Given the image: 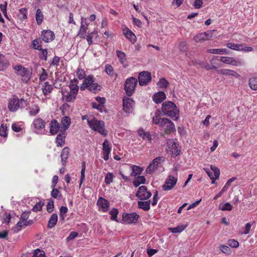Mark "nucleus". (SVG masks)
Wrapping results in <instances>:
<instances>
[{
    "label": "nucleus",
    "instance_id": "obj_1",
    "mask_svg": "<svg viewBox=\"0 0 257 257\" xmlns=\"http://www.w3.org/2000/svg\"><path fill=\"white\" fill-rule=\"evenodd\" d=\"M162 111L164 115L177 120L179 117V110L175 104L171 101H166L162 104Z\"/></svg>",
    "mask_w": 257,
    "mask_h": 257
},
{
    "label": "nucleus",
    "instance_id": "obj_2",
    "mask_svg": "<svg viewBox=\"0 0 257 257\" xmlns=\"http://www.w3.org/2000/svg\"><path fill=\"white\" fill-rule=\"evenodd\" d=\"M87 124L93 131L98 132L104 136L107 135V132L104 127V122L103 121L97 120L91 116L87 119Z\"/></svg>",
    "mask_w": 257,
    "mask_h": 257
},
{
    "label": "nucleus",
    "instance_id": "obj_3",
    "mask_svg": "<svg viewBox=\"0 0 257 257\" xmlns=\"http://www.w3.org/2000/svg\"><path fill=\"white\" fill-rule=\"evenodd\" d=\"M85 88L91 92H95L100 89V86L97 83H94L93 76L89 75L84 79L80 86L81 90H84Z\"/></svg>",
    "mask_w": 257,
    "mask_h": 257
},
{
    "label": "nucleus",
    "instance_id": "obj_4",
    "mask_svg": "<svg viewBox=\"0 0 257 257\" xmlns=\"http://www.w3.org/2000/svg\"><path fill=\"white\" fill-rule=\"evenodd\" d=\"M32 75L31 69L23 67L21 65L17 66V79L23 83H27Z\"/></svg>",
    "mask_w": 257,
    "mask_h": 257
},
{
    "label": "nucleus",
    "instance_id": "obj_5",
    "mask_svg": "<svg viewBox=\"0 0 257 257\" xmlns=\"http://www.w3.org/2000/svg\"><path fill=\"white\" fill-rule=\"evenodd\" d=\"M165 160L163 157H158L150 163L146 169L147 174H153L164 162Z\"/></svg>",
    "mask_w": 257,
    "mask_h": 257
},
{
    "label": "nucleus",
    "instance_id": "obj_6",
    "mask_svg": "<svg viewBox=\"0 0 257 257\" xmlns=\"http://www.w3.org/2000/svg\"><path fill=\"white\" fill-rule=\"evenodd\" d=\"M138 83L137 79L135 77L127 78L124 83V90L127 96H131L135 91Z\"/></svg>",
    "mask_w": 257,
    "mask_h": 257
},
{
    "label": "nucleus",
    "instance_id": "obj_7",
    "mask_svg": "<svg viewBox=\"0 0 257 257\" xmlns=\"http://www.w3.org/2000/svg\"><path fill=\"white\" fill-rule=\"evenodd\" d=\"M45 122L41 118H35L32 123V126L33 131L38 134H41L45 131Z\"/></svg>",
    "mask_w": 257,
    "mask_h": 257
},
{
    "label": "nucleus",
    "instance_id": "obj_8",
    "mask_svg": "<svg viewBox=\"0 0 257 257\" xmlns=\"http://www.w3.org/2000/svg\"><path fill=\"white\" fill-rule=\"evenodd\" d=\"M214 32L215 30H211L199 33L193 37V40L196 43H202L207 41L213 37Z\"/></svg>",
    "mask_w": 257,
    "mask_h": 257
},
{
    "label": "nucleus",
    "instance_id": "obj_9",
    "mask_svg": "<svg viewBox=\"0 0 257 257\" xmlns=\"http://www.w3.org/2000/svg\"><path fill=\"white\" fill-rule=\"evenodd\" d=\"M178 181L177 177L170 175L165 180V184L162 186L164 191H169L172 189L176 185Z\"/></svg>",
    "mask_w": 257,
    "mask_h": 257
},
{
    "label": "nucleus",
    "instance_id": "obj_10",
    "mask_svg": "<svg viewBox=\"0 0 257 257\" xmlns=\"http://www.w3.org/2000/svg\"><path fill=\"white\" fill-rule=\"evenodd\" d=\"M136 195L139 199L143 200L149 199L151 196L152 193L148 190L146 186H141L139 188Z\"/></svg>",
    "mask_w": 257,
    "mask_h": 257
},
{
    "label": "nucleus",
    "instance_id": "obj_11",
    "mask_svg": "<svg viewBox=\"0 0 257 257\" xmlns=\"http://www.w3.org/2000/svg\"><path fill=\"white\" fill-rule=\"evenodd\" d=\"M135 101L131 98L125 97L123 99V109L125 112L128 115L132 113L134 109Z\"/></svg>",
    "mask_w": 257,
    "mask_h": 257
},
{
    "label": "nucleus",
    "instance_id": "obj_12",
    "mask_svg": "<svg viewBox=\"0 0 257 257\" xmlns=\"http://www.w3.org/2000/svg\"><path fill=\"white\" fill-rule=\"evenodd\" d=\"M163 124L161 125L166 134H169L176 131L175 125L173 122L168 118H165L163 120Z\"/></svg>",
    "mask_w": 257,
    "mask_h": 257
},
{
    "label": "nucleus",
    "instance_id": "obj_13",
    "mask_svg": "<svg viewBox=\"0 0 257 257\" xmlns=\"http://www.w3.org/2000/svg\"><path fill=\"white\" fill-rule=\"evenodd\" d=\"M138 78L140 85H146L151 80V74L148 71H143L139 74Z\"/></svg>",
    "mask_w": 257,
    "mask_h": 257
},
{
    "label": "nucleus",
    "instance_id": "obj_14",
    "mask_svg": "<svg viewBox=\"0 0 257 257\" xmlns=\"http://www.w3.org/2000/svg\"><path fill=\"white\" fill-rule=\"evenodd\" d=\"M29 212L26 211L22 214L19 221L17 222V231L19 230L18 227L21 228L24 226H27L32 223V220H27L29 216Z\"/></svg>",
    "mask_w": 257,
    "mask_h": 257
},
{
    "label": "nucleus",
    "instance_id": "obj_15",
    "mask_svg": "<svg viewBox=\"0 0 257 257\" xmlns=\"http://www.w3.org/2000/svg\"><path fill=\"white\" fill-rule=\"evenodd\" d=\"M139 215L135 212L132 213H124L122 215V221L126 224L135 223L137 222Z\"/></svg>",
    "mask_w": 257,
    "mask_h": 257
},
{
    "label": "nucleus",
    "instance_id": "obj_16",
    "mask_svg": "<svg viewBox=\"0 0 257 257\" xmlns=\"http://www.w3.org/2000/svg\"><path fill=\"white\" fill-rule=\"evenodd\" d=\"M41 38L45 42L49 43L55 39V35L53 31L46 30L42 31Z\"/></svg>",
    "mask_w": 257,
    "mask_h": 257
},
{
    "label": "nucleus",
    "instance_id": "obj_17",
    "mask_svg": "<svg viewBox=\"0 0 257 257\" xmlns=\"http://www.w3.org/2000/svg\"><path fill=\"white\" fill-rule=\"evenodd\" d=\"M97 205L99 210L103 212L107 211L109 207V202L103 197H99L97 201Z\"/></svg>",
    "mask_w": 257,
    "mask_h": 257
},
{
    "label": "nucleus",
    "instance_id": "obj_18",
    "mask_svg": "<svg viewBox=\"0 0 257 257\" xmlns=\"http://www.w3.org/2000/svg\"><path fill=\"white\" fill-rule=\"evenodd\" d=\"M168 151L175 156L180 154V151L178 149V145L173 140H169L167 141Z\"/></svg>",
    "mask_w": 257,
    "mask_h": 257
},
{
    "label": "nucleus",
    "instance_id": "obj_19",
    "mask_svg": "<svg viewBox=\"0 0 257 257\" xmlns=\"http://www.w3.org/2000/svg\"><path fill=\"white\" fill-rule=\"evenodd\" d=\"M111 147L107 140H105L102 144L103 158L105 161L109 159V154L111 151Z\"/></svg>",
    "mask_w": 257,
    "mask_h": 257
},
{
    "label": "nucleus",
    "instance_id": "obj_20",
    "mask_svg": "<svg viewBox=\"0 0 257 257\" xmlns=\"http://www.w3.org/2000/svg\"><path fill=\"white\" fill-rule=\"evenodd\" d=\"M62 94L66 101L71 102L75 99L77 93H73L71 90L68 92L66 89H62Z\"/></svg>",
    "mask_w": 257,
    "mask_h": 257
},
{
    "label": "nucleus",
    "instance_id": "obj_21",
    "mask_svg": "<svg viewBox=\"0 0 257 257\" xmlns=\"http://www.w3.org/2000/svg\"><path fill=\"white\" fill-rule=\"evenodd\" d=\"M85 20V19H83L82 17L81 18V26L79 32L77 34V36L80 38H84L86 36L88 24L84 22Z\"/></svg>",
    "mask_w": 257,
    "mask_h": 257
},
{
    "label": "nucleus",
    "instance_id": "obj_22",
    "mask_svg": "<svg viewBox=\"0 0 257 257\" xmlns=\"http://www.w3.org/2000/svg\"><path fill=\"white\" fill-rule=\"evenodd\" d=\"M59 131H61V126L59 122L55 119H53L50 123V133L51 135L56 134Z\"/></svg>",
    "mask_w": 257,
    "mask_h": 257
},
{
    "label": "nucleus",
    "instance_id": "obj_23",
    "mask_svg": "<svg viewBox=\"0 0 257 257\" xmlns=\"http://www.w3.org/2000/svg\"><path fill=\"white\" fill-rule=\"evenodd\" d=\"M217 73L222 75H230L235 78H239L240 75L235 71L227 69H221L217 70Z\"/></svg>",
    "mask_w": 257,
    "mask_h": 257
},
{
    "label": "nucleus",
    "instance_id": "obj_24",
    "mask_svg": "<svg viewBox=\"0 0 257 257\" xmlns=\"http://www.w3.org/2000/svg\"><path fill=\"white\" fill-rule=\"evenodd\" d=\"M138 135L144 140H147L152 143V136L149 132L145 131L143 128H140L138 131Z\"/></svg>",
    "mask_w": 257,
    "mask_h": 257
},
{
    "label": "nucleus",
    "instance_id": "obj_25",
    "mask_svg": "<svg viewBox=\"0 0 257 257\" xmlns=\"http://www.w3.org/2000/svg\"><path fill=\"white\" fill-rule=\"evenodd\" d=\"M71 123L70 118L68 116H64L61 118L60 122L61 132H65L67 130Z\"/></svg>",
    "mask_w": 257,
    "mask_h": 257
},
{
    "label": "nucleus",
    "instance_id": "obj_26",
    "mask_svg": "<svg viewBox=\"0 0 257 257\" xmlns=\"http://www.w3.org/2000/svg\"><path fill=\"white\" fill-rule=\"evenodd\" d=\"M123 34L126 39L130 40L132 43L136 41V36L128 28H125L123 30Z\"/></svg>",
    "mask_w": 257,
    "mask_h": 257
},
{
    "label": "nucleus",
    "instance_id": "obj_27",
    "mask_svg": "<svg viewBox=\"0 0 257 257\" xmlns=\"http://www.w3.org/2000/svg\"><path fill=\"white\" fill-rule=\"evenodd\" d=\"M166 94L163 91H159L154 94L153 101L156 103H160L166 99Z\"/></svg>",
    "mask_w": 257,
    "mask_h": 257
},
{
    "label": "nucleus",
    "instance_id": "obj_28",
    "mask_svg": "<svg viewBox=\"0 0 257 257\" xmlns=\"http://www.w3.org/2000/svg\"><path fill=\"white\" fill-rule=\"evenodd\" d=\"M78 81L76 79L71 80L69 84L70 90L73 92V93H78L79 90V86H78Z\"/></svg>",
    "mask_w": 257,
    "mask_h": 257
},
{
    "label": "nucleus",
    "instance_id": "obj_29",
    "mask_svg": "<svg viewBox=\"0 0 257 257\" xmlns=\"http://www.w3.org/2000/svg\"><path fill=\"white\" fill-rule=\"evenodd\" d=\"M116 55L119 60V62L122 64L124 66H126V57L125 53L121 51L117 50Z\"/></svg>",
    "mask_w": 257,
    "mask_h": 257
},
{
    "label": "nucleus",
    "instance_id": "obj_30",
    "mask_svg": "<svg viewBox=\"0 0 257 257\" xmlns=\"http://www.w3.org/2000/svg\"><path fill=\"white\" fill-rule=\"evenodd\" d=\"M43 93L46 96L50 94L53 90V86L48 82H45L41 87Z\"/></svg>",
    "mask_w": 257,
    "mask_h": 257
},
{
    "label": "nucleus",
    "instance_id": "obj_31",
    "mask_svg": "<svg viewBox=\"0 0 257 257\" xmlns=\"http://www.w3.org/2000/svg\"><path fill=\"white\" fill-rule=\"evenodd\" d=\"M69 153V150L68 148H64L63 149L61 154V162L63 164V165H65L67 163V160L68 158V155Z\"/></svg>",
    "mask_w": 257,
    "mask_h": 257
},
{
    "label": "nucleus",
    "instance_id": "obj_32",
    "mask_svg": "<svg viewBox=\"0 0 257 257\" xmlns=\"http://www.w3.org/2000/svg\"><path fill=\"white\" fill-rule=\"evenodd\" d=\"M207 52L211 54H228V50L225 48L221 49H210L207 50Z\"/></svg>",
    "mask_w": 257,
    "mask_h": 257
},
{
    "label": "nucleus",
    "instance_id": "obj_33",
    "mask_svg": "<svg viewBox=\"0 0 257 257\" xmlns=\"http://www.w3.org/2000/svg\"><path fill=\"white\" fill-rule=\"evenodd\" d=\"M40 110V107L38 105H32L28 108L29 114L31 116H35L39 112Z\"/></svg>",
    "mask_w": 257,
    "mask_h": 257
},
{
    "label": "nucleus",
    "instance_id": "obj_34",
    "mask_svg": "<svg viewBox=\"0 0 257 257\" xmlns=\"http://www.w3.org/2000/svg\"><path fill=\"white\" fill-rule=\"evenodd\" d=\"M165 118H161L160 117V112L157 111L155 113V115L152 118V121L154 124L160 125V126L163 124V120Z\"/></svg>",
    "mask_w": 257,
    "mask_h": 257
},
{
    "label": "nucleus",
    "instance_id": "obj_35",
    "mask_svg": "<svg viewBox=\"0 0 257 257\" xmlns=\"http://www.w3.org/2000/svg\"><path fill=\"white\" fill-rule=\"evenodd\" d=\"M57 220H58L57 215L55 213L51 215V216L49 220V222L48 223V227L51 228H53V227H54L57 223Z\"/></svg>",
    "mask_w": 257,
    "mask_h": 257
},
{
    "label": "nucleus",
    "instance_id": "obj_36",
    "mask_svg": "<svg viewBox=\"0 0 257 257\" xmlns=\"http://www.w3.org/2000/svg\"><path fill=\"white\" fill-rule=\"evenodd\" d=\"M138 206L140 208L145 211H148L150 208V201H138Z\"/></svg>",
    "mask_w": 257,
    "mask_h": 257
},
{
    "label": "nucleus",
    "instance_id": "obj_37",
    "mask_svg": "<svg viewBox=\"0 0 257 257\" xmlns=\"http://www.w3.org/2000/svg\"><path fill=\"white\" fill-rule=\"evenodd\" d=\"M146 182V178L143 176H138L133 181V185L136 187H138L142 184H145Z\"/></svg>",
    "mask_w": 257,
    "mask_h": 257
},
{
    "label": "nucleus",
    "instance_id": "obj_38",
    "mask_svg": "<svg viewBox=\"0 0 257 257\" xmlns=\"http://www.w3.org/2000/svg\"><path fill=\"white\" fill-rule=\"evenodd\" d=\"M65 136L64 134H59L56 138V142L58 146L62 147L65 144Z\"/></svg>",
    "mask_w": 257,
    "mask_h": 257
},
{
    "label": "nucleus",
    "instance_id": "obj_39",
    "mask_svg": "<svg viewBox=\"0 0 257 257\" xmlns=\"http://www.w3.org/2000/svg\"><path fill=\"white\" fill-rule=\"evenodd\" d=\"M187 226V225H180L175 227L169 228V230L172 233H180Z\"/></svg>",
    "mask_w": 257,
    "mask_h": 257
},
{
    "label": "nucleus",
    "instance_id": "obj_40",
    "mask_svg": "<svg viewBox=\"0 0 257 257\" xmlns=\"http://www.w3.org/2000/svg\"><path fill=\"white\" fill-rule=\"evenodd\" d=\"M242 44H235L233 43H228L226 44V47L230 49L240 51Z\"/></svg>",
    "mask_w": 257,
    "mask_h": 257
},
{
    "label": "nucleus",
    "instance_id": "obj_41",
    "mask_svg": "<svg viewBox=\"0 0 257 257\" xmlns=\"http://www.w3.org/2000/svg\"><path fill=\"white\" fill-rule=\"evenodd\" d=\"M168 84V81L164 78L160 79L157 83V86L160 89H166Z\"/></svg>",
    "mask_w": 257,
    "mask_h": 257
},
{
    "label": "nucleus",
    "instance_id": "obj_42",
    "mask_svg": "<svg viewBox=\"0 0 257 257\" xmlns=\"http://www.w3.org/2000/svg\"><path fill=\"white\" fill-rule=\"evenodd\" d=\"M132 169V172L131 175L135 177L140 175L143 171V169L141 167L136 165L133 166Z\"/></svg>",
    "mask_w": 257,
    "mask_h": 257
},
{
    "label": "nucleus",
    "instance_id": "obj_43",
    "mask_svg": "<svg viewBox=\"0 0 257 257\" xmlns=\"http://www.w3.org/2000/svg\"><path fill=\"white\" fill-rule=\"evenodd\" d=\"M16 98L15 96H13V98L9 101L8 108L11 111H15L16 110Z\"/></svg>",
    "mask_w": 257,
    "mask_h": 257
},
{
    "label": "nucleus",
    "instance_id": "obj_44",
    "mask_svg": "<svg viewBox=\"0 0 257 257\" xmlns=\"http://www.w3.org/2000/svg\"><path fill=\"white\" fill-rule=\"evenodd\" d=\"M8 65V63L5 56L0 54V70H4Z\"/></svg>",
    "mask_w": 257,
    "mask_h": 257
},
{
    "label": "nucleus",
    "instance_id": "obj_45",
    "mask_svg": "<svg viewBox=\"0 0 257 257\" xmlns=\"http://www.w3.org/2000/svg\"><path fill=\"white\" fill-rule=\"evenodd\" d=\"M36 19L38 25L41 24L43 20V15L40 9H37L36 14Z\"/></svg>",
    "mask_w": 257,
    "mask_h": 257
},
{
    "label": "nucleus",
    "instance_id": "obj_46",
    "mask_svg": "<svg viewBox=\"0 0 257 257\" xmlns=\"http://www.w3.org/2000/svg\"><path fill=\"white\" fill-rule=\"evenodd\" d=\"M86 168V164L85 162L82 163V169L81 171V177L79 183V187H81L82 183L85 180V171Z\"/></svg>",
    "mask_w": 257,
    "mask_h": 257
},
{
    "label": "nucleus",
    "instance_id": "obj_47",
    "mask_svg": "<svg viewBox=\"0 0 257 257\" xmlns=\"http://www.w3.org/2000/svg\"><path fill=\"white\" fill-rule=\"evenodd\" d=\"M52 190L51 192V196L56 199H61L62 195L60 191L57 189H56L55 187L52 188Z\"/></svg>",
    "mask_w": 257,
    "mask_h": 257
},
{
    "label": "nucleus",
    "instance_id": "obj_48",
    "mask_svg": "<svg viewBox=\"0 0 257 257\" xmlns=\"http://www.w3.org/2000/svg\"><path fill=\"white\" fill-rule=\"evenodd\" d=\"M18 16L21 20H26L27 19V10L25 8L20 9Z\"/></svg>",
    "mask_w": 257,
    "mask_h": 257
},
{
    "label": "nucleus",
    "instance_id": "obj_49",
    "mask_svg": "<svg viewBox=\"0 0 257 257\" xmlns=\"http://www.w3.org/2000/svg\"><path fill=\"white\" fill-rule=\"evenodd\" d=\"M114 178V175L112 173L108 172L107 173L104 179V182L106 185H109L113 182V179Z\"/></svg>",
    "mask_w": 257,
    "mask_h": 257
},
{
    "label": "nucleus",
    "instance_id": "obj_50",
    "mask_svg": "<svg viewBox=\"0 0 257 257\" xmlns=\"http://www.w3.org/2000/svg\"><path fill=\"white\" fill-rule=\"evenodd\" d=\"M249 85L250 88L253 90H257V79L255 78H251L249 80Z\"/></svg>",
    "mask_w": 257,
    "mask_h": 257
},
{
    "label": "nucleus",
    "instance_id": "obj_51",
    "mask_svg": "<svg viewBox=\"0 0 257 257\" xmlns=\"http://www.w3.org/2000/svg\"><path fill=\"white\" fill-rule=\"evenodd\" d=\"M95 36L96 37L97 36V32L96 31H94L92 33L88 34L87 35L86 40L89 45H90L92 44V38Z\"/></svg>",
    "mask_w": 257,
    "mask_h": 257
},
{
    "label": "nucleus",
    "instance_id": "obj_52",
    "mask_svg": "<svg viewBox=\"0 0 257 257\" xmlns=\"http://www.w3.org/2000/svg\"><path fill=\"white\" fill-rule=\"evenodd\" d=\"M254 223V222L252 221V222H250L246 223L244 226L243 231L242 232H241V233L242 234H248L250 230L251 226Z\"/></svg>",
    "mask_w": 257,
    "mask_h": 257
},
{
    "label": "nucleus",
    "instance_id": "obj_53",
    "mask_svg": "<svg viewBox=\"0 0 257 257\" xmlns=\"http://www.w3.org/2000/svg\"><path fill=\"white\" fill-rule=\"evenodd\" d=\"M25 132V125L23 122L17 123V133H21L22 135Z\"/></svg>",
    "mask_w": 257,
    "mask_h": 257
},
{
    "label": "nucleus",
    "instance_id": "obj_54",
    "mask_svg": "<svg viewBox=\"0 0 257 257\" xmlns=\"http://www.w3.org/2000/svg\"><path fill=\"white\" fill-rule=\"evenodd\" d=\"M219 208L222 211H231L232 209V206L229 203H225L221 204L219 206Z\"/></svg>",
    "mask_w": 257,
    "mask_h": 257
},
{
    "label": "nucleus",
    "instance_id": "obj_55",
    "mask_svg": "<svg viewBox=\"0 0 257 257\" xmlns=\"http://www.w3.org/2000/svg\"><path fill=\"white\" fill-rule=\"evenodd\" d=\"M44 203L42 201L37 202L36 204L33 206L32 211L34 212L40 211L42 210Z\"/></svg>",
    "mask_w": 257,
    "mask_h": 257
},
{
    "label": "nucleus",
    "instance_id": "obj_56",
    "mask_svg": "<svg viewBox=\"0 0 257 257\" xmlns=\"http://www.w3.org/2000/svg\"><path fill=\"white\" fill-rule=\"evenodd\" d=\"M118 210L116 208H112L109 211V214L111 215V219L117 221V216L118 214Z\"/></svg>",
    "mask_w": 257,
    "mask_h": 257
},
{
    "label": "nucleus",
    "instance_id": "obj_57",
    "mask_svg": "<svg viewBox=\"0 0 257 257\" xmlns=\"http://www.w3.org/2000/svg\"><path fill=\"white\" fill-rule=\"evenodd\" d=\"M76 76L80 80L84 78L86 76L84 70L81 68H78L76 71Z\"/></svg>",
    "mask_w": 257,
    "mask_h": 257
},
{
    "label": "nucleus",
    "instance_id": "obj_58",
    "mask_svg": "<svg viewBox=\"0 0 257 257\" xmlns=\"http://www.w3.org/2000/svg\"><path fill=\"white\" fill-rule=\"evenodd\" d=\"M33 257H46L45 252L40 249L35 250Z\"/></svg>",
    "mask_w": 257,
    "mask_h": 257
},
{
    "label": "nucleus",
    "instance_id": "obj_59",
    "mask_svg": "<svg viewBox=\"0 0 257 257\" xmlns=\"http://www.w3.org/2000/svg\"><path fill=\"white\" fill-rule=\"evenodd\" d=\"M68 211V208L65 206H61L60 208V216L62 220H64L65 214Z\"/></svg>",
    "mask_w": 257,
    "mask_h": 257
},
{
    "label": "nucleus",
    "instance_id": "obj_60",
    "mask_svg": "<svg viewBox=\"0 0 257 257\" xmlns=\"http://www.w3.org/2000/svg\"><path fill=\"white\" fill-rule=\"evenodd\" d=\"M27 105V102L23 99L17 100V109L19 108H23Z\"/></svg>",
    "mask_w": 257,
    "mask_h": 257
},
{
    "label": "nucleus",
    "instance_id": "obj_61",
    "mask_svg": "<svg viewBox=\"0 0 257 257\" xmlns=\"http://www.w3.org/2000/svg\"><path fill=\"white\" fill-rule=\"evenodd\" d=\"M236 179V178H235V177H232V178L229 179L227 181V182L226 183L225 185L223 186V187L222 188V191L225 192L228 189V188L230 187L231 183L233 181L235 180Z\"/></svg>",
    "mask_w": 257,
    "mask_h": 257
},
{
    "label": "nucleus",
    "instance_id": "obj_62",
    "mask_svg": "<svg viewBox=\"0 0 257 257\" xmlns=\"http://www.w3.org/2000/svg\"><path fill=\"white\" fill-rule=\"evenodd\" d=\"M7 127L6 125L4 123L2 124L0 127V136L6 137L7 136Z\"/></svg>",
    "mask_w": 257,
    "mask_h": 257
},
{
    "label": "nucleus",
    "instance_id": "obj_63",
    "mask_svg": "<svg viewBox=\"0 0 257 257\" xmlns=\"http://www.w3.org/2000/svg\"><path fill=\"white\" fill-rule=\"evenodd\" d=\"M229 246L232 248H237L239 246V242L235 239H229L227 242Z\"/></svg>",
    "mask_w": 257,
    "mask_h": 257
},
{
    "label": "nucleus",
    "instance_id": "obj_64",
    "mask_svg": "<svg viewBox=\"0 0 257 257\" xmlns=\"http://www.w3.org/2000/svg\"><path fill=\"white\" fill-rule=\"evenodd\" d=\"M54 209V201L50 199L49 200L48 204L47 205V210L49 213L52 212Z\"/></svg>",
    "mask_w": 257,
    "mask_h": 257
}]
</instances>
